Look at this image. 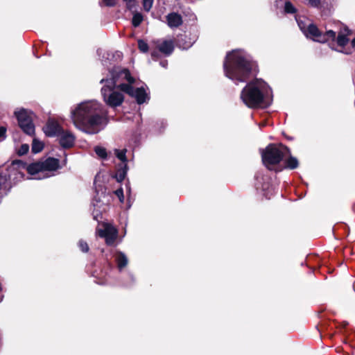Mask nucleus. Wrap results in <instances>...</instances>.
<instances>
[{
    "instance_id": "obj_10",
    "label": "nucleus",
    "mask_w": 355,
    "mask_h": 355,
    "mask_svg": "<svg viewBox=\"0 0 355 355\" xmlns=\"http://www.w3.org/2000/svg\"><path fill=\"white\" fill-rule=\"evenodd\" d=\"M59 136V144L63 148L69 149L74 146L76 137L72 132L63 130Z\"/></svg>"
},
{
    "instance_id": "obj_16",
    "label": "nucleus",
    "mask_w": 355,
    "mask_h": 355,
    "mask_svg": "<svg viewBox=\"0 0 355 355\" xmlns=\"http://www.w3.org/2000/svg\"><path fill=\"white\" fill-rule=\"evenodd\" d=\"M44 171H55L60 167V161L57 158L49 157L42 161Z\"/></svg>"
},
{
    "instance_id": "obj_5",
    "label": "nucleus",
    "mask_w": 355,
    "mask_h": 355,
    "mask_svg": "<svg viewBox=\"0 0 355 355\" xmlns=\"http://www.w3.org/2000/svg\"><path fill=\"white\" fill-rule=\"evenodd\" d=\"M304 34L307 38L320 43H325L329 41L334 42L336 38L335 31L329 30L325 33H322L318 26L313 23L307 26L306 28L304 31Z\"/></svg>"
},
{
    "instance_id": "obj_46",
    "label": "nucleus",
    "mask_w": 355,
    "mask_h": 355,
    "mask_svg": "<svg viewBox=\"0 0 355 355\" xmlns=\"http://www.w3.org/2000/svg\"><path fill=\"white\" fill-rule=\"evenodd\" d=\"M3 295L2 294V291H0V302L3 300Z\"/></svg>"
},
{
    "instance_id": "obj_37",
    "label": "nucleus",
    "mask_w": 355,
    "mask_h": 355,
    "mask_svg": "<svg viewBox=\"0 0 355 355\" xmlns=\"http://www.w3.org/2000/svg\"><path fill=\"white\" fill-rule=\"evenodd\" d=\"M103 4L107 7H114L117 0H102Z\"/></svg>"
},
{
    "instance_id": "obj_41",
    "label": "nucleus",
    "mask_w": 355,
    "mask_h": 355,
    "mask_svg": "<svg viewBox=\"0 0 355 355\" xmlns=\"http://www.w3.org/2000/svg\"><path fill=\"white\" fill-rule=\"evenodd\" d=\"M297 23H298V26H299L300 30L304 33V31L306 28L307 26H306L305 23H304L302 21H297Z\"/></svg>"
},
{
    "instance_id": "obj_35",
    "label": "nucleus",
    "mask_w": 355,
    "mask_h": 355,
    "mask_svg": "<svg viewBox=\"0 0 355 355\" xmlns=\"http://www.w3.org/2000/svg\"><path fill=\"white\" fill-rule=\"evenodd\" d=\"M277 146L284 152V155L286 154L288 156L291 155V150L290 148H288L287 146H286L282 143H279V144H277Z\"/></svg>"
},
{
    "instance_id": "obj_21",
    "label": "nucleus",
    "mask_w": 355,
    "mask_h": 355,
    "mask_svg": "<svg viewBox=\"0 0 355 355\" xmlns=\"http://www.w3.org/2000/svg\"><path fill=\"white\" fill-rule=\"evenodd\" d=\"M26 171L30 175H35L39 172L44 171L42 161L30 164L26 167Z\"/></svg>"
},
{
    "instance_id": "obj_38",
    "label": "nucleus",
    "mask_w": 355,
    "mask_h": 355,
    "mask_svg": "<svg viewBox=\"0 0 355 355\" xmlns=\"http://www.w3.org/2000/svg\"><path fill=\"white\" fill-rule=\"evenodd\" d=\"M159 53L160 52L159 51V50L157 49V47H156V49L153 50L150 53L151 58H153V60H158L160 57Z\"/></svg>"
},
{
    "instance_id": "obj_14",
    "label": "nucleus",
    "mask_w": 355,
    "mask_h": 355,
    "mask_svg": "<svg viewBox=\"0 0 355 355\" xmlns=\"http://www.w3.org/2000/svg\"><path fill=\"white\" fill-rule=\"evenodd\" d=\"M174 42L177 47L184 50L189 49L193 44L191 38L186 34L178 35Z\"/></svg>"
},
{
    "instance_id": "obj_25",
    "label": "nucleus",
    "mask_w": 355,
    "mask_h": 355,
    "mask_svg": "<svg viewBox=\"0 0 355 355\" xmlns=\"http://www.w3.org/2000/svg\"><path fill=\"white\" fill-rule=\"evenodd\" d=\"M144 17L141 13L136 12L133 15L132 24L134 27H138L143 21Z\"/></svg>"
},
{
    "instance_id": "obj_40",
    "label": "nucleus",
    "mask_w": 355,
    "mask_h": 355,
    "mask_svg": "<svg viewBox=\"0 0 355 355\" xmlns=\"http://www.w3.org/2000/svg\"><path fill=\"white\" fill-rule=\"evenodd\" d=\"M309 4L314 8H318L320 6L321 0H307Z\"/></svg>"
},
{
    "instance_id": "obj_2",
    "label": "nucleus",
    "mask_w": 355,
    "mask_h": 355,
    "mask_svg": "<svg viewBox=\"0 0 355 355\" xmlns=\"http://www.w3.org/2000/svg\"><path fill=\"white\" fill-rule=\"evenodd\" d=\"M74 125L87 134H96L99 126L107 123V112L100 103L94 101L81 103L71 112Z\"/></svg>"
},
{
    "instance_id": "obj_26",
    "label": "nucleus",
    "mask_w": 355,
    "mask_h": 355,
    "mask_svg": "<svg viewBox=\"0 0 355 355\" xmlns=\"http://www.w3.org/2000/svg\"><path fill=\"white\" fill-rule=\"evenodd\" d=\"M126 149L123 150H115V155L116 157L121 161L120 162H125L128 164V159L126 157Z\"/></svg>"
},
{
    "instance_id": "obj_36",
    "label": "nucleus",
    "mask_w": 355,
    "mask_h": 355,
    "mask_svg": "<svg viewBox=\"0 0 355 355\" xmlns=\"http://www.w3.org/2000/svg\"><path fill=\"white\" fill-rule=\"evenodd\" d=\"M114 194L119 198V199L121 202L123 201V200H124L123 190L121 187L116 189L114 191Z\"/></svg>"
},
{
    "instance_id": "obj_7",
    "label": "nucleus",
    "mask_w": 355,
    "mask_h": 355,
    "mask_svg": "<svg viewBox=\"0 0 355 355\" xmlns=\"http://www.w3.org/2000/svg\"><path fill=\"white\" fill-rule=\"evenodd\" d=\"M44 132L49 137L59 136L63 132L62 127L54 119H49L43 128Z\"/></svg>"
},
{
    "instance_id": "obj_24",
    "label": "nucleus",
    "mask_w": 355,
    "mask_h": 355,
    "mask_svg": "<svg viewBox=\"0 0 355 355\" xmlns=\"http://www.w3.org/2000/svg\"><path fill=\"white\" fill-rule=\"evenodd\" d=\"M131 85L132 84H130L129 83H128V84L121 83V84H119V85L117 87L119 89H120L122 92L126 93L127 94H128L129 96L132 97L133 94L135 92V89Z\"/></svg>"
},
{
    "instance_id": "obj_32",
    "label": "nucleus",
    "mask_w": 355,
    "mask_h": 355,
    "mask_svg": "<svg viewBox=\"0 0 355 355\" xmlns=\"http://www.w3.org/2000/svg\"><path fill=\"white\" fill-rule=\"evenodd\" d=\"M29 150V146L28 144H21L19 148L17 151V154L19 156H22L26 155Z\"/></svg>"
},
{
    "instance_id": "obj_17",
    "label": "nucleus",
    "mask_w": 355,
    "mask_h": 355,
    "mask_svg": "<svg viewBox=\"0 0 355 355\" xmlns=\"http://www.w3.org/2000/svg\"><path fill=\"white\" fill-rule=\"evenodd\" d=\"M12 186L10 182V177L7 178L5 175L0 182V203L4 196H6L10 191Z\"/></svg>"
},
{
    "instance_id": "obj_45",
    "label": "nucleus",
    "mask_w": 355,
    "mask_h": 355,
    "mask_svg": "<svg viewBox=\"0 0 355 355\" xmlns=\"http://www.w3.org/2000/svg\"><path fill=\"white\" fill-rule=\"evenodd\" d=\"M351 44L352 47H355V37L352 40Z\"/></svg>"
},
{
    "instance_id": "obj_42",
    "label": "nucleus",
    "mask_w": 355,
    "mask_h": 355,
    "mask_svg": "<svg viewBox=\"0 0 355 355\" xmlns=\"http://www.w3.org/2000/svg\"><path fill=\"white\" fill-rule=\"evenodd\" d=\"M339 52H341L343 53H345V54H347V55H349V54H351L352 53V50H338Z\"/></svg>"
},
{
    "instance_id": "obj_22",
    "label": "nucleus",
    "mask_w": 355,
    "mask_h": 355,
    "mask_svg": "<svg viewBox=\"0 0 355 355\" xmlns=\"http://www.w3.org/2000/svg\"><path fill=\"white\" fill-rule=\"evenodd\" d=\"M338 46L341 48H344L349 42V38L347 35L342 33L341 32L338 33V36H336L335 40Z\"/></svg>"
},
{
    "instance_id": "obj_19",
    "label": "nucleus",
    "mask_w": 355,
    "mask_h": 355,
    "mask_svg": "<svg viewBox=\"0 0 355 355\" xmlns=\"http://www.w3.org/2000/svg\"><path fill=\"white\" fill-rule=\"evenodd\" d=\"M115 261L118 269L121 271L128 263V259L125 254L121 251H116L114 254Z\"/></svg>"
},
{
    "instance_id": "obj_39",
    "label": "nucleus",
    "mask_w": 355,
    "mask_h": 355,
    "mask_svg": "<svg viewBox=\"0 0 355 355\" xmlns=\"http://www.w3.org/2000/svg\"><path fill=\"white\" fill-rule=\"evenodd\" d=\"M7 128L6 126H0V139H5L7 137L6 135Z\"/></svg>"
},
{
    "instance_id": "obj_12",
    "label": "nucleus",
    "mask_w": 355,
    "mask_h": 355,
    "mask_svg": "<svg viewBox=\"0 0 355 355\" xmlns=\"http://www.w3.org/2000/svg\"><path fill=\"white\" fill-rule=\"evenodd\" d=\"M158 41L154 42L160 53H163L165 56H169L173 53L175 49L174 41L164 40L160 44H158Z\"/></svg>"
},
{
    "instance_id": "obj_44",
    "label": "nucleus",
    "mask_w": 355,
    "mask_h": 355,
    "mask_svg": "<svg viewBox=\"0 0 355 355\" xmlns=\"http://www.w3.org/2000/svg\"><path fill=\"white\" fill-rule=\"evenodd\" d=\"M283 135L284 136V137L287 139V140H289V141H291L293 139V137H290L288 135H287L286 133H283Z\"/></svg>"
},
{
    "instance_id": "obj_23",
    "label": "nucleus",
    "mask_w": 355,
    "mask_h": 355,
    "mask_svg": "<svg viewBox=\"0 0 355 355\" xmlns=\"http://www.w3.org/2000/svg\"><path fill=\"white\" fill-rule=\"evenodd\" d=\"M44 148V144L43 142L39 141L36 138H34L33 139L32 148H31V150H32L33 153L36 154V153H40L41 151H42Z\"/></svg>"
},
{
    "instance_id": "obj_34",
    "label": "nucleus",
    "mask_w": 355,
    "mask_h": 355,
    "mask_svg": "<svg viewBox=\"0 0 355 355\" xmlns=\"http://www.w3.org/2000/svg\"><path fill=\"white\" fill-rule=\"evenodd\" d=\"M125 3L126 8L128 10H132L137 6V0H123Z\"/></svg>"
},
{
    "instance_id": "obj_27",
    "label": "nucleus",
    "mask_w": 355,
    "mask_h": 355,
    "mask_svg": "<svg viewBox=\"0 0 355 355\" xmlns=\"http://www.w3.org/2000/svg\"><path fill=\"white\" fill-rule=\"evenodd\" d=\"M138 44V49L140 51V52L146 53L148 52L149 50V46L146 42H145L144 40L139 39L137 41Z\"/></svg>"
},
{
    "instance_id": "obj_1",
    "label": "nucleus",
    "mask_w": 355,
    "mask_h": 355,
    "mask_svg": "<svg viewBox=\"0 0 355 355\" xmlns=\"http://www.w3.org/2000/svg\"><path fill=\"white\" fill-rule=\"evenodd\" d=\"M223 69L225 75L236 85L239 83H247L241 92L240 98L248 107L266 108L270 105L263 92L266 83L256 78L259 72L257 61L233 50L227 54Z\"/></svg>"
},
{
    "instance_id": "obj_18",
    "label": "nucleus",
    "mask_w": 355,
    "mask_h": 355,
    "mask_svg": "<svg viewBox=\"0 0 355 355\" xmlns=\"http://www.w3.org/2000/svg\"><path fill=\"white\" fill-rule=\"evenodd\" d=\"M101 83H105V85L101 89L102 96H106L116 87L117 82L111 76L110 78L102 79Z\"/></svg>"
},
{
    "instance_id": "obj_20",
    "label": "nucleus",
    "mask_w": 355,
    "mask_h": 355,
    "mask_svg": "<svg viewBox=\"0 0 355 355\" xmlns=\"http://www.w3.org/2000/svg\"><path fill=\"white\" fill-rule=\"evenodd\" d=\"M132 97H135L137 103L141 105L146 102L147 94L144 87H138L135 89Z\"/></svg>"
},
{
    "instance_id": "obj_6",
    "label": "nucleus",
    "mask_w": 355,
    "mask_h": 355,
    "mask_svg": "<svg viewBox=\"0 0 355 355\" xmlns=\"http://www.w3.org/2000/svg\"><path fill=\"white\" fill-rule=\"evenodd\" d=\"M98 235L101 238H104L107 245L112 246L114 245L119 236V232L116 228L109 223L104 224V229L98 230Z\"/></svg>"
},
{
    "instance_id": "obj_15",
    "label": "nucleus",
    "mask_w": 355,
    "mask_h": 355,
    "mask_svg": "<svg viewBox=\"0 0 355 355\" xmlns=\"http://www.w3.org/2000/svg\"><path fill=\"white\" fill-rule=\"evenodd\" d=\"M166 18L167 24L170 28H178L183 24L182 17L178 12H170L166 16Z\"/></svg>"
},
{
    "instance_id": "obj_31",
    "label": "nucleus",
    "mask_w": 355,
    "mask_h": 355,
    "mask_svg": "<svg viewBox=\"0 0 355 355\" xmlns=\"http://www.w3.org/2000/svg\"><path fill=\"white\" fill-rule=\"evenodd\" d=\"M78 245L80 248V250L83 252H88L89 250V247L88 245V243L83 240V239H80L79 241H78Z\"/></svg>"
},
{
    "instance_id": "obj_9",
    "label": "nucleus",
    "mask_w": 355,
    "mask_h": 355,
    "mask_svg": "<svg viewBox=\"0 0 355 355\" xmlns=\"http://www.w3.org/2000/svg\"><path fill=\"white\" fill-rule=\"evenodd\" d=\"M103 97L106 104L112 107L121 105L124 100L123 95L121 93L113 90L107 93V95L103 96Z\"/></svg>"
},
{
    "instance_id": "obj_29",
    "label": "nucleus",
    "mask_w": 355,
    "mask_h": 355,
    "mask_svg": "<svg viewBox=\"0 0 355 355\" xmlns=\"http://www.w3.org/2000/svg\"><path fill=\"white\" fill-rule=\"evenodd\" d=\"M284 12L288 14H295L297 12V9L291 1H287L285 2Z\"/></svg>"
},
{
    "instance_id": "obj_33",
    "label": "nucleus",
    "mask_w": 355,
    "mask_h": 355,
    "mask_svg": "<svg viewBox=\"0 0 355 355\" xmlns=\"http://www.w3.org/2000/svg\"><path fill=\"white\" fill-rule=\"evenodd\" d=\"M154 0H142V5L144 10L146 12H149L153 7Z\"/></svg>"
},
{
    "instance_id": "obj_4",
    "label": "nucleus",
    "mask_w": 355,
    "mask_h": 355,
    "mask_svg": "<svg viewBox=\"0 0 355 355\" xmlns=\"http://www.w3.org/2000/svg\"><path fill=\"white\" fill-rule=\"evenodd\" d=\"M33 112L25 108L15 110L14 115L16 117L19 127L22 132L31 137L35 134V126L33 123Z\"/></svg>"
},
{
    "instance_id": "obj_13",
    "label": "nucleus",
    "mask_w": 355,
    "mask_h": 355,
    "mask_svg": "<svg viewBox=\"0 0 355 355\" xmlns=\"http://www.w3.org/2000/svg\"><path fill=\"white\" fill-rule=\"evenodd\" d=\"M128 171V166L127 163L119 162L115 166V172L112 177L114 178L116 182H122L126 177Z\"/></svg>"
},
{
    "instance_id": "obj_11",
    "label": "nucleus",
    "mask_w": 355,
    "mask_h": 355,
    "mask_svg": "<svg viewBox=\"0 0 355 355\" xmlns=\"http://www.w3.org/2000/svg\"><path fill=\"white\" fill-rule=\"evenodd\" d=\"M299 166V161L298 159L293 157L292 155L288 156L283 162V165L278 166L275 169V172H281L284 169L288 170H294L298 168Z\"/></svg>"
},
{
    "instance_id": "obj_28",
    "label": "nucleus",
    "mask_w": 355,
    "mask_h": 355,
    "mask_svg": "<svg viewBox=\"0 0 355 355\" xmlns=\"http://www.w3.org/2000/svg\"><path fill=\"white\" fill-rule=\"evenodd\" d=\"M96 154L101 159H106L107 157V150L101 146H96L94 148Z\"/></svg>"
},
{
    "instance_id": "obj_8",
    "label": "nucleus",
    "mask_w": 355,
    "mask_h": 355,
    "mask_svg": "<svg viewBox=\"0 0 355 355\" xmlns=\"http://www.w3.org/2000/svg\"><path fill=\"white\" fill-rule=\"evenodd\" d=\"M110 73L116 82H118L120 78L127 80L130 84H134L135 82V79L131 76L128 69L114 68L110 71Z\"/></svg>"
},
{
    "instance_id": "obj_43",
    "label": "nucleus",
    "mask_w": 355,
    "mask_h": 355,
    "mask_svg": "<svg viewBox=\"0 0 355 355\" xmlns=\"http://www.w3.org/2000/svg\"><path fill=\"white\" fill-rule=\"evenodd\" d=\"M160 65H162L163 67H166L168 65V61L166 60H162L160 62Z\"/></svg>"
},
{
    "instance_id": "obj_3",
    "label": "nucleus",
    "mask_w": 355,
    "mask_h": 355,
    "mask_svg": "<svg viewBox=\"0 0 355 355\" xmlns=\"http://www.w3.org/2000/svg\"><path fill=\"white\" fill-rule=\"evenodd\" d=\"M261 160L263 165L270 171L275 169L283 161L284 153L276 144H269L261 152Z\"/></svg>"
},
{
    "instance_id": "obj_30",
    "label": "nucleus",
    "mask_w": 355,
    "mask_h": 355,
    "mask_svg": "<svg viewBox=\"0 0 355 355\" xmlns=\"http://www.w3.org/2000/svg\"><path fill=\"white\" fill-rule=\"evenodd\" d=\"M11 165L17 168H26L27 167L26 163L20 159L13 160Z\"/></svg>"
}]
</instances>
